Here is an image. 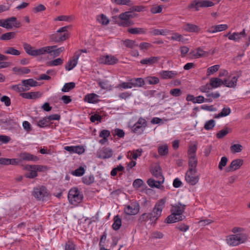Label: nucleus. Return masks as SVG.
<instances>
[{"instance_id": "obj_20", "label": "nucleus", "mask_w": 250, "mask_h": 250, "mask_svg": "<svg viewBox=\"0 0 250 250\" xmlns=\"http://www.w3.org/2000/svg\"><path fill=\"white\" fill-rule=\"evenodd\" d=\"M157 180H155L152 179L148 180L147 183L148 185L151 188H160V185L164 182V178L161 177L160 178H158Z\"/></svg>"}, {"instance_id": "obj_57", "label": "nucleus", "mask_w": 250, "mask_h": 250, "mask_svg": "<svg viewBox=\"0 0 250 250\" xmlns=\"http://www.w3.org/2000/svg\"><path fill=\"white\" fill-rule=\"evenodd\" d=\"M110 135V132L107 130H103L101 131L99 136L104 140H107V138Z\"/></svg>"}, {"instance_id": "obj_45", "label": "nucleus", "mask_w": 250, "mask_h": 250, "mask_svg": "<svg viewBox=\"0 0 250 250\" xmlns=\"http://www.w3.org/2000/svg\"><path fill=\"white\" fill-rule=\"evenodd\" d=\"M214 5V3L209 0H200V7H208L213 6Z\"/></svg>"}, {"instance_id": "obj_11", "label": "nucleus", "mask_w": 250, "mask_h": 250, "mask_svg": "<svg viewBox=\"0 0 250 250\" xmlns=\"http://www.w3.org/2000/svg\"><path fill=\"white\" fill-rule=\"evenodd\" d=\"M118 59L114 56L109 55L101 56L98 62L100 63L113 65L118 62Z\"/></svg>"}, {"instance_id": "obj_4", "label": "nucleus", "mask_w": 250, "mask_h": 250, "mask_svg": "<svg viewBox=\"0 0 250 250\" xmlns=\"http://www.w3.org/2000/svg\"><path fill=\"white\" fill-rule=\"evenodd\" d=\"M25 169L29 172L25 175L26 178L33 179L38 176V172H44L47 169L46 166L34 165H27L25 166Z\"/></svg>"}, {"instance_id": "obj_59", "label": "nucleus", "mask_w": 250, "mask_h": 250, "mask_svg": "<svg viewBox=\"0 0 250 250\" xmlns=\"http://www.w3.org/2000/svg\"><path fill=\"white\" fill-rule=\"evenodd\" d=\"M228 162V159L226 157H223L219 164L218 168L220 170H222L223 167L226 166Z\"/></svg>"}, {"instance_id": "obj_18", "label": "nucleus", "mask_w": 250, "mask_h": 250, "mask_svg": "<svg viewBox=\"0 0 250 250\" xmlns=\"http://www.w3.org/2000/svg\"><path fill=\"white\" fill-rule=\"evenodd\" d=\"M183 29L188 32L198 33L200 31V28L198 26L190 23H185L183 26Z\"/></svg>"}, {"instance_id": "obj_7", "label": "nucleus", "mask_w": 250, "mask_h": 250, "mask_svg": "<svg viewBox=\"0 0 250 250\" xmlns=\"http://www.w3.org/2000/svg\"><path fill=\"white\" fill-rule=\"evenodd\" d=\"M32 195L38 200H43L48 196V192L44 186L39 185L33 188Z\"/></svg>"}, {"instance_id": "obj_38", "label": "nucleus", "mask_w": 250, "mask_h": 250, "mask_svg": "<svg viewBox=\"0 0 250 250\" xmlns=\"http://www.w3.org/2000/svg\"><path fill=\"white\" fill-rule=\"evenodd\" d=\"M75 86V83L74 82H70L66 83L63 85L62 89V91L64 92H68L71 89H73Z\"/></svg>"}, {"instance_id": "obj_46", "label": "nucleus", "mask_w": 250, "mask_h": 250, "mask_svg": "<svg viewBox=\"0 0 250 250\" xmlns=\"http://www.w3.org/2000/svg\"><path fill=\"white\" fill-rule=\"evenodd\" d=\"M63 60L61 58H57L48 62L49 66H58L63 63Z\"/></svg>"}, {"instance_id": "obj_12", "label": "nucleus", "mask_w": 250, "mask_h": 250, "mask_svg": "<svg viewBox=\"0 0 250 250\" xmlns=\"http://www.w3.org/2000/svg\"><path fill=\"white\" fill-rule=\"evenodd\" d=\"M139 205L137 202L132 203L125 208V212L128 215H135L139 211Z\"/></svg>"}, {"instance_id": "obj_56", "label": "nucleus", "mask_w": 250, "mask_h": 250, "mask_svg": "<svg viewBox=\"0 0 250 250\" xmlns=\"http://www.w3.org/2000/svg\"><path fill=\"white\" fill-rule=\"evenodd\" d=\"M131 17V14L129 12H126L121 14L119 16V19L121 20L129 21Z\"/></svg>"}, {"instance_id": "obj_35", "label": "nucleus", "mask_w": 250, "mask_h": 250, "mask_svg": "<svg viewBox=\"0 0 250 250\" xmlns=\"http://www.w3.org/2000/svg\"><path fill=\"white\" fill-rule=\"evenodd\" d=\"M151 173L157 178H160L161 177H163L162 175L161 168L160 166H155L151 170Z\"/></svg>"}, {"instance_id": "obj_55", "label": "nucleus", "mask_w": 250, "mask_h": 250, "mask_svg": "<svg viewBox=\"0 0 250 250\" xmlns=\"http://www.w3.org/2000/svg\"><path fill=\"white\" fill-rule=\"evenodd\" d=\"M146 81L150 84H154L158 83L159 80L157 77H147L146 79Z\"/></svg>"}, {"instance_id": "obj_9", "label": "nucleus", "mask_w": 250, "mask_h": 250, "mask_svg": "<svg viewBox=\"0 0 250 250\" xmlns=\"http://www.w3.org/2000/svg\"><path fill=\"white\" fill-rule=\"evenodd\" d=\"M147 125L146 120L143 117H140L137 122L132 127V131L138 134H142Z\"/></svg>"}, {"instance_id": "obj_43", "label": "nucleus", "mask_w": 250, "mask_h": 250, "mask_svg": "<svg viewBox=\"0 0 250 250\" xmlns=\"http://www.w3.org/2000/svg\"><path fill=\"white\" fill-rule=\"evenodd\" d=\"M83 182L87 185H90L94 182V177L92 175L85 176L83 178Z\"/></svg>"}, {"instance_id": "obj_33", "label": "nucleus", "mask_w": 250, "mask_h": 250, "mask_svg": "<svg viewBox=\"0 0 250 250\" xmlns=\"http://www.w3.org/2000/svg\"><path fill=\"white\" fill-rule=\"evenodd\" d=\"M122 225L121 219L118 215H116L114 217V223L112 225V228L115 230H118Z\"/></svg>"}, {"instance_id": "obj_37", "label": "nucleus", "mask_w": 250, "mask_h": 250, "mask_svg": "<svg viewBox=\"0 0 250 250\" xmlns=\"http://www.w3.org/2000/svg\"><path fill=\"white\" fill-rule=\"evenodd\" d=\"M230 109L229 107H224L220 113L214 116V118H219L220 117H226L229 115L230 114Z\"/></svg>"}, {"instance_id": "obj_8", "label": "nucleus", "mask_w": 250, "mask_h": 250, "mask_svg": "<svg viewBox=\"0 0 250 250\" xmlns=\"http://www.w3.org/2000/svg\"><path fill=\"white\" fill-rule=\"evenodd\" d=\"M83 198L82 194H80L77 188H72L68 192V198L69 202L72 205H77L82 201Z\"/></svg>"}, {"instance_id": "obj_24", "label": "nucleus", "mask_w": 250, "mask_h": 250, "mask_svg": "<svg viewBox=\"0 0 250 250\" xmlns=\"http://www.w3.org/2000/svg\"><path fill=\"white\" fill-rule=\"evenodd\" d=\"M170 33V31L166 29H152L150 33L154 36H167Z\"/></svg>"}, {"instance_id": "obj_34", "label": "nucleus", "mask_w": 250, "mask_h": 250, "mask_svg": "<svg viewBox=\"0 0 250 250\" xmlns=\"http://www.w3.org/2000/svg\"><path fill=\"white\" fill-rule=\"evenodd\" d=\"M5 54H10L15 56H19L21 54V52L18 50L16 49L15 48L12 47H8L5 48L4 51Z\"/></svg>"}, {"instance_id": "obj_10", "label": "nucleus", "mask_w": 250, "mask_h": 250, "mask_svg": "<svg viewBox=\"0 0 250 250\" xmlns=\"http://www.w3.org/2000/svg\"><path fill=\"white\" fill-rule=\"evenodd\" d=\"M197 169H188L185 176L186 180L188 183L191 185H195L198 182L199 175H197Z\"/></svg>"}, {"instance_id": "obj_51", "label": "nucleus", "mask_w": 250, "mask_h": 250, "mask_svg": "<svg viewBox=\"0 0 250 250\" xmlns=\"http://www.w3.org/2000/svg\"><path fill=\"white\" fill-rule=\"evenodd\" d=\"M112 134L114 136H117L119 138L123 137L125 135V132L123 130L116 128L112 131Z\"/></svg>"}, {"instance_id": "obj_48", "label": "nucleus", "mask_w": 250, "mask_h": 250, "mask_svg": "<svg viewBox=\"0 0 250 250\" xmlns=\"http://www.w3.org/2000/svg\"><path fill=\"white\" fill-rule=\"evenodd\" d=\"M220 68V65L216 64L213 66H210L208 68L207 70V75L209 76L210 74H213L214 73L217 72Z\"/></svg>"}, {"instance_id": "obj_50", "label": "nucleus", "mask_w": 250, "mask_h": 250, "mask_svg": "<svg viewBox=\"0 0 250 250\" xmlns=\"http://www.w3.org/2000/svg\"><path fill=\"white\" fill-rule=\"evenodd\" d=\"M38 125L41 127H44L48 126L50 123L47 119V117H45L43 118L42 119L39 120L37 123Z\"/></svg>"}, {"instance_id": "obj_21", "label": "nucleus", "mask_w": 250, "mask_h": 250, "mask_svg": "<svg viewBox=\"0 0 250 250\" xmlns=\"http://www.w3.org/2000/svg\"><path fill=\"white\" fill-rule=\"evenodd\" d=\"M6 22L9 25L7 29H12L13 27L18 28L20 26V22L17 21V18L15 17L6 19Z\"/></svg>"}, {"instance_id": "obj_62", "label": "nucleus", "mask_w": 250, "mask_h": 250, "mask_svg": "<svg viewBox=\"0 0 250 250\" xmlns=\"http://www.w3.org/2000/svg\"><path fill=\"white\" fill-rule=\"evenodd\" d=\"M150 213H145L143 214L139 218V220L140 222H144L149 221H150Z\"/></svg>"}, {"instance_id": "obj_29", "label": "nucleus", "mask_w": 250, "mask_h": 250, "mask_svg": "<svg viewBox=\"0 0 250 250\" xmlns=\"http://www.w3.org/2000/svg\"><path fill=\"white\" fill-rule=\"evenodd\" d=\"M243 161L241 159H235L232 161L229 166L231 170H235L239 168L243 165Z\"/></svg>"}, {"instance_id": "obj_54", "label": "nucleus", "mask_w": 250, "mask_h": 250, "mask_svg": "<svg viewBox=\"0 0 250 250\" xmlns=\"http://www.w3.org/2000/svg\"><path fill=\"white\" fill-rule=\"evenodd\" d=\"M200 6V0H194L188 6L189 9L195 8L196 11H198Z\"/></svg>"}, {"instance_id": "obj_36", "label": "nucleus", "mask_w": 250, "mask_h": 250, "mask_svg": "<svg viewBox=\"0 0 250 250\" xmlns=\"http://www.w3.org/2000/svg\"><path fill=\"white\" fill-rule=\"evenodd\" d=\"M231 131V129L228 127H226L220 130L217 134V137L219 139L223 138L227 134Z\"/></svg>"}, {"instance_id": "obj_47", "label": "nucleus", "mask_w": 250, "mask_h": 250, "mask_svg": "<svg viewBox=\"0 0 250 250\" xmlns=\"http://www.w3.org/2000/svg\"><path fill=\"white\" fill-rule=\"evenodd\" d=\"M15 33L14 32H8L2 35L0 37L1 40H9L14 38Z\"/></svg>"}, {"instance_id": "obj_40", "label": "nucleus", "mask_w": 250, "mask_h": 250, "mask_svg": "<svg viewBox=\"0 0 250 250\" xmlns=\"http://www.w3.org/2000/svg\"><path fill=\"white\" fill-rule=\"evenodd\" d=\"M197 150V145H191L189 146L188 151V156H196V152Z\"/></svg>"}, {"instance_id": "obj_53", "label": "nucleus", "mask_w": 250, "mask_h": 250, "mask_svg": "<svg viewBox=\"0 0 250 250\" xmlns=\"http://www.w3.org/2000/svg\"><path fill=\"white\" fill-rule=\"evenodd\" d=\"M170 39L173 41L178 42L183 41L184 40L183 37L182 35L176 32L172 33Z\"/></svg>"}, {"instance_id": "obj_25", "label": "nucleus", "mask_w": 250, "mask_h": 250, "mask_svg": "<svg viewBox=\"0 0 250 250\" xmlns=\"http://www.w3.org/2000/svg\"><path fill=\"white\" fill-rule=\"evenodd\" d=\"M99 96L95 93L87 94L84 97V100L89 103L95 104L98 102Z\"/></svg>"}, {"instance_id": "obj_32", "label": "nucleus", "mask_w": 250, "mask_h": 250, "mask_svg": "<svg viewBox=\"0 0 250 250\" xmlns=\"http://www.w3.org/2000/svg\"><path fill=\"white\" fill-rule=\"evenodd\" d=\"M13 71L18 75H22L28 74L30 72L29 69L26 67H15L12 69Z\"/></svg>"}, {"instance_id": "obj_39", "label": "nucleus", "mask_w": 250, "mask_h": 250, "mask_svg": "<svg viewBox=\"0 0 250 250\" xmlns=\"http://www.w3.org/2000/svg\"><path fill=\"white\" fill-rule=\"evenodd\" d=\"M158 152L161 156L167 155L168 153V146L167 145L160 146L158 147Z\"/></svg>"}, {"instance_id": "obj_19", "label": "nucleus", "mask_w": 250, "mask_h": 250, "mask_svg": "<svg viewBox=\"0 0 250 250\" xmlns=\"http://www.w3.org/2000/svg\"><path fill=\"white\" fill-rule=\"evenodd\" d=\"M178 74V72L175 71H161L159 73L160 76L164 79L175 78Z\"/></svg>"}, {"instance_id": "obj_60", "label": "nucleus", "mask_w": 250, "mask_h": 250, "mask_svg": "<svg viewBox=\"0 0 250 250\" xmlns=\"http://www.w3.org/2000/svg\"><path fill=\"white\" fill-rule=\"evenodd\" d=\"M215 125V122L213 120L208 121L205 125L204 127L207 130L212 129Z\"/></svg>"}, {"instance_id": "obj_23", "label": "nucleus", "mask_w": 250, "mask_h": 250, "mask_svg": "<svg viewBox=\"0 0 250 250\" xmlns=\"http://www.w3.org/2000/svg\"><path fill=\"white\" fill-rule=\"evenodd\" d=\"M224 85L223 80L218 78H212L209 81V85L211 88H215Z\"/></svg>"}, {"instance_id": "obj_31", "label": "nucleus", "mask_w": 250, "mask_h": 250, "mask_svg": "<svg viewBox=\"0 0 250 250\" xmlns=\"http://www.w3.org/2000/svg\"><path fill=\"white\" fill-rule=\"evenodd\" d=\"M190 54L195 58H199L205 56L208 53L200 48H197L195 50H193L190 52Z\"/></svg>"}, {"instance_id": "obj_26", "label": "nucleus", "mask_w": 250, "mask_h": 250, "mask_svg": "<svg viewBox=\"0 0 250 250\" xmlns=\"http://www.w3.org/2000/svg\"><path fill=\"white\" fill-rule=\"evenodd\" d=\"M159 59L158 57H151L142 60L140 63L142 64L152 65L157 62Z\"/></svg>"}, {"instance_id": "obj_2", "label": "nucleus", "mask_w": 250, "mask_h": 250, "mask_svg": "<svg viewBox=\"0 0 250 250\" xmlns=\"http://www.w3.org/2000/svg\"><path fill=\"white\" fill-rule=\"evenodd\" d=\"M166 199H162L159 200L155 204L152 211L150 213V223L155 224L156 221L161 216L162 210L165 207Z\"/></svg>"}, {"instance_id": "obj_61", "label": "nucleus", "mask_w": 250, "mask_h": 250, "mask_svg": "<svg viewBox=\"0 0 250 250\" xmlns=\"http://www.w3.org/2000/svg\"><path fill=\"white\" fill-rule=\"evenodd\" d=\"M144 184V182L140 179H137L134 181L133 183V186L136 188H140Z\"/></svg>"}, {"instance_id": "obj_28", "label": "nucleus", "mask_w": 250, "mask_h": 250, "mask_svg": "<svg viewBox=\"0 0 250 250\" xmlns=\"http://www.w3.org/2000/svg\"><path fill=\"white\" fill-rule=\"evenodd\" d=\"M21 83L25 88H28V90L30 89V87L36 86L38 83L36 81L32 79L22 80Z\"/></svg>"}, {"instance_id": "obj_15", "label": "nucleus", "mask_w": 250, "mask_h": 250, "mask_svg": "<svg viewBox=\"0 0 250 250\" xmlns=\"http://www.w3.org/2000/svg\"><path fill=\"white\" fill-rule=\"evenodd\" d=\"M239 76L229 77L223 80L224 85L228 87L234 88L237 85Z\"/></svg>"}, {"instance_id": "obj_42", "label": "nucleus", "mask_w": 250, "mask_h": 250, "mask_svg": "<svg viewBox=\"0 0 250 250\" xmlns=\"http://www.w3.org/2000/svg\"><path fill=\"white\" fill-rule=\"evenodd\" d=\"M97 19L100 23L103 25H107L109 23L108 19L104 14L98 16Z\"/></svg>"}, {"instance_id": "obj_14", "label": "nucleus", "mask_w": 250, "mask_h": 250, "mask_svg": "<svg viewBox=\"0 0 250 250\" xmlns=\"http://www.w3.org/2000/svg\"><path fill=\"white\" fill-rule=\"evenodd\" d=\"M80 56V53L76 52L75 53L72 59L70 60L65 66L66 70L70 71L77 65Z\"/></svg>"}, {"instance_id": "obj_30", "label": "nucleus", "mask_w": 250, "mask_h": 250, "mask_svg": "<svg viewBox=\"0 0 250 250\" xmlns=\"http://www.w3.org/2000/svg\"><path fill=\"white\" fill-rule=\"evenodd\" d=\"M147 29L144 28L134 27L128 29V32L132 34H145Z\"/></svg>"}, {"instance_id": "obj_22", "label": "nucleus", "mask_w": 250, "mask_h": 250, "mask_svg": "<svg viewBox=\"0 0 250 250\" xmlns=\"http://www.w3.org/2000/svg\"><path fill=\"white\" fill-rule=\"evenodd\" d=\"M20 96L22 98L28 99H35L41 97L39 92H31L28 93H21Z\"/></svg>"}, {"instance_id": "obj_17", "label": "nucleus", "mask_w": 250, "mask_h": 250, "mask_svg": "<svg viewBox=\"0 0 250 250\" xmlns=\"http://www.w3.org/2000/svg\"><path fill=\"white\" fill-rule=\"evenodd\" d=\"M97 157L100 158L106 159L111 157L112 150L109 148H103L97 152Z\"/></svg>"}, {"instance_id": "obj_58", "label": "nucleus", "mask_w": 250, "mask_h": 250, "mask_svg": "<svg viewBox=\"0 0 250 250\" xmlns=\"http://www.w3.org/2000/svg\"><path fill=\"white\" fill-rule=\"evenodd\" d=\"M72 17L71 16H67L65 15H62L57 17L55 20L59 21H69L71 20Z\"/></svg>"}, {"instance_id": "obj_27", "label": "nucleus", "mask_w": 250, "mask_h": 250, "mask_svg": "<svg viewBox=\"0 0 250 250\" xmlns=\"http://www.w3.org/2000/svg\"><path fill=\"white\" fill-rule=\"evenodd\" d=\"M198 160L196 156L188 157V169H197Z\"/></svg>"}, {"instance_id": "obj_5", "label": "nucleus", "mask_w": 250, "mask_h": 250, "mask_svg": "<svg viewBox=\"0 0 250 250\" xmlns=\"http://www.w3.org/2000/svg\"><path fill=\"white\" fill-rule=\"evenodd\" d=\"M226 240L229 245L236 246L245 243L248 240V236L246 234L243 233L230 235L227 237Z\"/></svg>"}, {"instance_id": "obj_44", "label": "nucleus", "mask_w": 250, "mask_h": 250, "mask_svg": "<svg viewBox=\"0 0 250 250\" xmlns=\"http://www.w3.org/2000/svg\"><path fill=\"white\" fill-rule=\"evenodd\" d=\"M230 149L232 153L240 152L243 149V146L240 144H234L230 146Z\"/></svg>"}, {"instance_id": "obj_16", "label": "nucleus", "mask_w": 250, "mask_h": 250, "mask_svg": "<svg viewBox=\"0 0 250 250\" xmlns=\"http://www.w3.org/2000/svg\"><path fill=\"white\" fill-rule=\"evenodd\" d=\"M225 36H228L229 39L230 40H232L235 42H239L242 37L246 36V34L245 30L243 29L241 32H234L233 34L229 33L228 34L225 35Z\"/></svg>"}, {"instance_id": "obj_41", "label": "nucleus", "mask_w": 250, "mask_h": 250, "mask_svg": "<svg viewBox=\"0 0 250 250\" xmlns=\"http://www.w3.org/2000/svg\"><path fill=\"white\" fill-rule=\"evenodd\" d=\"M23 47L26 52L30 55L34 56L35 49L29 44L24 43Z\"/></svg>"}, {"instance_id": "obj_1", "label": "nucleus", "mask_w": 250, "mask_h": 250, "mask_svg": "<svg viewBox=\"0 0 250 250\" xmlns=\"http://www.w3.org/2000/svg\"><path fill=\"white\" fill-rule=\"evenodd\" d=\"M186 205L180 203L172 205L171 208V214L166 219L167 223H173L182 221L185 218L183 213L185 210Z\"/></svg>"}, {"instance_id": "obj_52", "label": "nucleus", "mask_w": 250, "mask_h": 250, "mask_svg": "<svg viewBox=\"0 0 250 250\" xmlns=\"http://www.w3.org/2000/svg\"><path fill=\"white\" fill-rule=\"evenodd\" d=\"M84 168L82 167H80L79 168L76 169L75 170L73 171L72 172V174L73 175L76 176H81L84 173Z\"/></svg>"}, {"instance_id": "obj_49", "label": "nucleus", "mask_w": 250, "mask_h": 250, "mask_svg": "<svg viewBox=\"0 0 250 250\" xmlns=\"http://www.w3.org/2000/svg\"><path fill=\"white\" fill-rule=\"evenodd\" d=\"M12 88L15 91L18 92H20L21 93H22V92L23 91H26L28 90V88H25V87L23 86L22 84V85L20 84L13 85L12 86Z\"/></svg>"}, {"instance_id": "obj_3", "label": "nucleus", "mask_w": 250, "mask_h": 250, "mask_svg": "<svg viewBox=\"0 0 250 250\" xmlns=\"http://www.w3.org/2000/svg\"><path fill=\"white\" fill-rule=\"evenodd\" d=\"M145 84L143 79L141 78L131 79L127 82H123L119 84L117 87L120 90L142 87Z\"/></svg>"}, {"instance_id": "obj_6", "label": "nucleus", "mask_w": 250, "mask_h": 250, "mask_svg": "<svg viewBox=\"0 0 250 250\" xmlns=\"http://www.w3.org/2000/svg\"><path fill=\"white\" fill-rule=\"evenodd\" d=\"M68 26H64L59 29L56 33L49 35V38L52 42H63L68 38V35L66 33Z\"/></svg>"}, {"instance_id": "obj_63", "label": "nucleus", "mask_w": 250, "mask_h": 250, "mask_svg": "<svg viewBox=\"0 0 250 250\" xmlns=\"http://www.w3.org/2000/svg\"><path fill=\"white\" fill-rule=\"evenodd\" d=\"M135 43L134 41L126 40L124 41V44L126 47L133 48L135 45Z\"/></svg>"}, {"instance_id": "obj_13", "label": "nucleus", "mask_w": 250, "mask_h": 250, "mask_svg": "<svg viewBox=\"0 0 250 250\" xmlns=\"http://www.w3.org/2000/svg\"><path fill=\"white\" fill-rule=\"evenodd\" d=\"M18 156L21 162L22 161L37 162L39 160V158L37 156L26 152H21L18 154Z\"/></svg>"}, {"instance_id": "obj_64", "label": "nucleus", "mask_w": 250, "mask_h": 250, "mask_svg": "<svg viewBox=\"0 0 250 250\" xmlns=\"http://www.w3.org/2000/svg\"><path fill=\"white\" fill-rule=\"evenodd\" d=\"M182 92L179 88L172 89L170 91V94L175 97H178L181 95Z\"/></svg>"}]
</instances>
